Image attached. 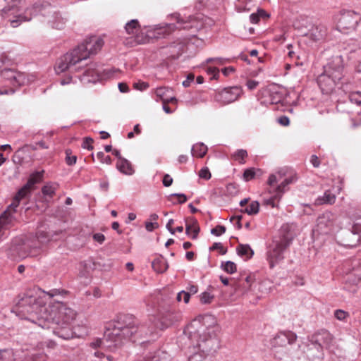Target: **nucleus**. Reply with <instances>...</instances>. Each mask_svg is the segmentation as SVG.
Returning a JSON list of instances; mask_svg holds the SVG:
<instances>
[{"mask_svg":"<svg viewBox=\"0 0 361 361\" xmlns=\"http://www.w3.org/2000/svg\"><path fill=\"white\" fill-rule=\"evenodd\" d=\"M226 232V227L224 226L218 225L215 228L211 230V233L216 235L220 236Z\"/></svg>","mask_w":361,"mask_h":361,"instance_id":"obj_44","label":"nucleus"},{"mask_svg":"<svg viewBox=\"0 0 361 361\" xmlns=\"http://www.w3.org/2000/svg\"><path fill=\"white\" fill-rule=\"evenodd\" d=\"M162 182H163V185L165 187H169L170 185H171V184L173 183V178L170 176V175L166 174V175H164V176L163 178Z\"/></svg>","mask_w":361,"mask_h":361,"instance_id":"obj_55","label":"nucleus"},{"mask_svg":"<svg viewBox=\"0 0 361 361\" xmlns=\"http://www.w3.org/2000/svg\"><path fill=\"white\" fill-rule=\"evenodd\" d=\"M241 92V89L237 86L227 87L219 92H215L214 99L221 105L228 104L238 100Z\"/></svg>","mask_w":361,"mask_h":361,"instance_id":"obj_16","label":"nucleus"},{"mask_svg":"<svg viewBox=\"0 0 361 361\" xmlns=\"http://www.w3.org/2000/svg\"><path fill=\"white\" fill-rule=\"evenodd\" d=\"M229 60L228 59L221 58V57H216V58H208L206 60V63H210V62H215L219 64H224L226 62L228 61Z\"/></svg>","mask_w":361,"mask_h":361,"instance_id":"obj_48","label":"nucleus"},{"mask_svg":"<svg viewBox=\"0 0 361 361\" xmlns=\"http://www.w3.org/2000/svg\"><path fill=\"white\" fill-rule=\"evenodd\" d=\"M348 99L350 103L355 104L357 105L361 104V92H351L348 95Z\"/></svg>","mask_w":361,"mask_h":361,"instance_id":"obj_39","label":"nucleus"},{"mask_svg":"<svg viewBox=\"0 0 361 361\" xmlns=\"http://www.w3.org/2000/svg\"><path fill=\"white\" fill-rule=\"evenodd\" d=\"M198 291V287L196 285L190 284L187 287V291L188 293H190V295L191 294H195Z\"/></svg>","mask_w":361,"mask_h":361,"instance_id":"obj_64","label":"nucleus"},{"mask_svg":"<svg viewBox=\"0 0 361 361\" xmlns=\"http://www.w3.org/2000/svg\"><path fill=\"white\" fill-rule=\"evenodd\" d=\"M334 316L338 320H343L347 316V312L341 310H336Z\"/></svg>","mask_w":361,"mask_h":361,"instance_id":"obj_52","label":"nucleus"},{"mask_svg":"<svg viewBox=\"0 0 361 361\" xmlns=\"http://www.w3.org/2000/svg\"><path fill=\"white\" fill-rule=\"evenodd\" d=\"M283 174L279 171L276 173L271 174L268 178V184L270 186V190L269 192L270 194L273 193L269 198L264 199V202L267 205H269L271 207H276L278 206V202L281 198V195H278V193L273 190L271 191L272 188L274 186L276 183L279 181L281 180Z\"/></svg>","mask_w":361,"mask_h":361,"instance_id":"obj_18","label":"nucleus"},{"mask_svg":"<svg viewBox=\"0 0 361 361\" xmlns=\"http://www.w3.org/2000/svg\"><path fill=\"white\" fill-rule=\"evenodd\" d=\"M347 217L345 215H338L331 211H326L319 215L316 225L312 230L314 237L333 234L343 227V221Z\"/></svg>","mask_w":361,"mask_h":361,"instance_id":"obj_7","label":"nucleus"},{"mask_svg":"<svg viewBox=\"0 0 361 361\" xmlns=\"http://www.w3.org/2000/svg\"><path fill=\"white\" fill-rule=\"evenodd\" d=\"M155 328L147 331L144 325L138 326L135 320L129 315L120 317L116 322L112 329H108L102 340L92 343L94 346H104L108 348H116L124 341L130 340L136 342L138 338H142L148 334L154 333Z\"/></svg>","mask_w":361,"mask_h":361,"instance_id":"obj_5","label":"nucleus"},{"mask_svg":"<svg viewBox=\"0 0 361 361\" xmlns=\"http://www.w3.org/2000/svg\"><path fill=\"white\" fill-rule=\"evenodd\" d=\"M92 238L94 241L99 243V244H102L105 240L104 235L100 233L93 234Z\"/></svg>","mask_w":361,"mask_h":361,"instance_id":"obj_53","label":"nucleus"},{"mask_svg":"<svg viewBox=\"0 0 361 361\" xmlns=\"http://www.w3.org/2000/svg\"><path fill=\"white\" fill-rule=\"evenodd\" d=\"M247 157V152L245 149H238L233 154V158L240 164L244 163V159Z\"/></svg>","mask_w":361,"mask_h":361,"instance_id":"obj_38","label":"nucleus"},{"mask_svg":"<svg viewBox=\"0 0 361 361\" xmlns=\"http://www.w3.org/2000/svg\"><path fill=\"white\" fill-rule=\"evenodd\" d=\"M171 20H176V23H162L154 26H148L141 28L137 19L127 22L124 26L126 32L129 35L130 41L128 44L130 47L135 44H146L151 39L165 37L176 29L190 30L195 27V20L192 16L184 19L178 13L169 16Z\"/></svg>","mask_w":361,"mask_h":361,"instance_id":"obj_3","label":"nucleus"},{"mask_svg":"<svg viewBox=\"0 0 361 361\" xmlns=\"http://www.w3.org/2000/svg\"><path fill=\"white\" fill-rule=\"evenodd\" d=\"M176 299L178 301H181L183 299L185 303H188L190 300V293L182 290L178 293Z\"/></svg>","mask_w":361,"mask_h":361,"instance_id":"obj_45","label":"nucleus"},{"mask_svg":"<svg viewBox=\"0 0 361 361\" xmlns=\"http://www.w3.org/2000/svg\"><path fill=\"white\" fill-rule=\"evenodd\" d=\"M6 5L1 10L4 18H8L13 27H18L22 22L30 21L32 17L39 12L44 17V22L52 28L61 30L65 27L68 20L66 16L62 14L49 4H34L21 13V7L24 0H4Z\"/></svg>","mask_w":361,"mask_h":361,"instance_id":"obj_2","label":"nucleus"},{"mask_svg":"<svg viewBox=\"0 0 361 361\" xmlns=\"http://www.w3.org/2000/svg\"><path fill=\"white\" fill-rule=\"evenodd\" d=\"M221 267L224 271L230 274L235 273L237 270L236 264L231 261L222 262Z\"/></svg>","mask_w":361,"mask_h":361,"instance_id":"obj_37","label":"nucleus"},{"mask_svg":"<svg viewBox=\"0 0 361 361\" xmlns=\"http://www.w3.org/2000/svg\"><path fill=\"white\" fill-rule=\"evenodd\" d=\"M310 162L314 168H318L320 165V161L317 155H312L310 158Z\"/></svg>","mask_w":361,"mask_h":361,"instance_id":"obj_60","label":"nucleus"},{"mask_svg":"<svg viewBox=\"0 0 361 361\" xmlns=\"http://www.w3.org/2000/svg\"><path fill=\"white\" fill-rule=\"evenodd\" d=\"M116 169L121 173L128 176L133 175L135 172L131 163L125 158L123 159H121V161H117Z\"/></svg>","mask_w":361,"mask_h":361,"instance_id":"obj_24","label":"nucleus"},{"mask_svg":"<svg viewBox=\"0 0 361 361\" xmlns=\"http://www.w3.org/2000/svg\"><path fill=\"white\" fill-rule=\"evenodd\" d=\"M297 338V336L292 331H283L279 333L274 338V343L279 345H286V344L293 343Z\"/></svg>","mask_w":361,"mask_h":361,"instance_id":"obj_21","label":"nucleus"},{"mask_svg":"<svg viewBox=\"0 0 361 361\" xmlns=\"http://www.w3.org/2000/svg\"><path fill=\"white\" fill-rule=\"evenodd\" d=\"M66 162L68 166H73L76 163L77 157L72 155L71 149L66 150Z\"/></svg>","mask_w":361,"mask_h":361,"instance_id":"obj_41","label":"nucleus"},{"mask_svg":"<svg viewBox=\"0 0 361 361\" xmlns=\"http://www.w3.org/2000/svg\"><path fill=\"white\" fill-rule=\"evenodd\" d=\"M310 341L312 345L319 351L322 355L321 351L323 348H329L333 341L332 335L326 330H321L313 334Z\"/></svg>","mask_w":361,"mask_h":361,"instance_id":"obj_17","label":"nucleus"},{"mask_svg":"<svg viewBox=\"0 0 361 361\" xmlns=\"http://www.w3.org/2000/svg\"><path fill=\"white\" fill-rule=\"evenodd\" d=\"M200 232V226H198L197 220L193 218L188 221L185 224V233L189 235L192 239H196Z\"/></svg>","mask_w":361,"mask_h":361,"instance_id":"obj_23","label":"nucleus"},{"mask_svg":"<svg viewBox=\"0 0 361 361\" xmlns=\"http://www.w3.org/2000/svg\"><path fill=\"white\" fill-rule=\"evenodd\" d=\"M166 353L164 351L157 350L153 355L150 354L145 358L144 361H166Z\"/></svg>","mask_w":361,"mask_h":361,"instance_id":"obj_32","label":"nucleus"},{"mask_svg":"<svg viewBox=\"0 0 361 361\" xmlns=\"http://www.w3.org/2000/svg\"><path fill=\"white\" fill-rule=\"evenodd\" d=\"M152 269L157 273H164L169 267L166 260L162 256H157L152 262Z\"/></svg>","mask_w":361,"mask_h":361,"instance_id":"obj_25","label":"nucleus"},{"mask_svg":"<svg viewBox=\"0 0 361 361\" xmlns=\"http://www.w3.org/2000/svg\"><path fill=\"white\" fill-rule=\"evenodd\" d=\"M346 284L356 286L361 282V255L356 256L347 262L344 266Z\"/></svg>","mask_w":361,"mask_h":361,"instance_id":"obj_12","label":"nucleus"},{"mask_svg":"<svg viewBox=\"0 0 361 361\" xmlns=\"http://www.w3.org/2000/svg\"><path fill=\"white\" fill-rule=\"evenodd\" d=\"M336 195L331 192L330 190H327L324 192L322 196H319L317 198L316 202L317 204H333L336 201Z\"/></svg>","mask_w":361,"mask_h":361,"instance_id":"obj_26","label":"nucleus"},{"mask_svg":"<svg viewBox=\"0 0 361 361\" xmlns=\"http://www.w3.org/2000/svg\"><path fill=\"white\" fill-rule=\"evenodd\" d=\"M283 100V94L277 91H269L268 102L271 104H277Z\"/></svg>","mask_w":361,"mask_h":361,"instance_id":"obj_34","label":"nucleus"},{"mask_svg":"<svg viewBox=\"0 0 361 361\" xmlns=\"http://www.w3.org/2000/svg\"><path fill=\"white\" fill-rule=\"evenodd\" d=\"M149 85L147 82H138L134 83V87L139 90H145L147 88H148Z\"/></svg>","mask_w":361,"mask_h":361,"instance_id":"obj_54","label":"nucleus"},{"mask_svg":"<svg viewBox=\"0 0 361 361\" xmlns=\"http://www.w3.org/2000/svg\"><path fill=\"white\" fill-rule=\"evenodd\" d=\"M210 250H219L221 255H224L226 252V250L224 249L222 243H214L213 245L210 247Z\"/></svg>","mask_w":361,"mask_h":361,"instance_id":"obj_51","label":"nucleus"},{"mask_svg":"<svg viewBox=\"0 0 361 361\" xmlns=\"http://www.w3.org/2000/svg\"><path fill=\"white\" fill-rule=\"evenodd\" d=\"M13 352L11 349L0 350V361H13Z\"/></svg>","mask_w":361,"mask_h":361,"instance_id":"obj_36","label":"nucleus"},{"mask_svg":"<svg viewBox=\"0 0 361 361\" xmlns=\"http://www.w3.org/2000/svg\"><path fill=\"white\" fill-rule=\"evenodd\" d=\"M238 255L245 259H250L254 255V251L247 244H240L236 248Z\"/></svg>","mask_w":361,"mask_h":361,"instance_id":"obj_27","label":"nucleus"},{"mask_svg":"<svg viewBox=\"0 0 361 361\" xmlns=\"http://www.w3.org/2000/svg\"><path fill=\"white\" fill-rule=\"evenodd\" d=\"M295 180V178L294 176L286 178L276 188H273V190L278 193V195L282 196L285 191L287 190L286 187L289 184L293 183Z\"/></svg>","mask_w":361,"mask_h":361,"instance_id":"obj_30","label":"nucleus"},{"mask_svg":"<svg viewBox=\"0 0 361 361\" xmlns=\"http://www.w3.org/2000/svg\"><path fill=\"white\" fill-rule=\"evenodd\" d=\"M15 90L13 87L7 88L5 87H2L0 88V95L2 94H8L14 93Z\"/></svg>","mask_w":361,"mask_h":361,"instance_id":"obj_62","label":"nucleus"},{"mask_svg":"<svg viewBox=\"0 0 361 361\" xmlns=\"http://www.w3.org/2000/svg\"><path fill=\"white\" fill-rule=\"evenodd\" d=\"M46 239L47 236L43 232H38L35 235H30L27 236L23 240L22 247H20V249L23 250V252L19 253V257H25L27 255H37Z\"/></svg>","mask_w":361,"mask_h":361,"instance_id":"obj_11","label":"nucleus"},{"mask_svg":"<svg viewBox=\"0 0 361 361\" xmlns=\"http://www.w3.org/2000/svg\"><path fill=\"white\" fill-rule=\"evenodd\" d=\"M93 140L91 137H85L82 142V147L84 149L91 150L93 149L92 146Z\"/></svg>","mask_w":361,"mask_h":361,"instance_id":"obj_50","label":"nucleus"},{"mask_svg":"<svg viewBox=\"0 0 361 361\" xmlns=\"http://www.w3.org/2000/svg\"><path fill=\"white\" fill-rule=\"evenodd\" d=\"M324 73L336 79L338 81L345 76V67L343 59L340 55L333 56L328 59L326 65L324 66Z\"/></svg>","mask_w":361,"mask_h":361,"instance_id":"obj_14","label":"nucleus"},{"mask_svg":"<svg viewBox=\"0 0 361 361\" xmlns=\"http://www.w3.org/2000/svg\"><path fill=\"white\" fill-rule=\"evenodd\" d=\"M97 157L102 164H106L109 165L112 164V160L110 156H105L103 152H97Z\"/></svg>","mask_w":361,"mask_h":361,"instance_id":"obj_42","label":"nucleus"},{"mask_svg":"<svg viewBox=\"0 0 361 361\" xmlns=\"http://www.w3.org/2000/svg\"><path fill=\"white\" fill-rule=\"evenodd\" d=\"M241 219L242 216H234L231 218L230 221L238 229H240L242 228Z\"/></svg>","mask_w":361,"mask_h":361,"instance_id":"obj_46","label":"nucleus"},{"mask_svg":"<svg viewBox=\"0 0 361 361\" xmlns=\"http://www.w3.org/2000/svg\"><path fill=\"white\" fill-rule=\"evenodd\" d=\"M199 176L205 180H209L211 178V173L208 168H202L199 172Z\"/></svg>","mask_w":361,"mask_h":361,"instance_id":"obj_49","label":"nucleus"},{"mask_svg":"<svg viewBox=\"0 0 361 361\" xmlns=\"http://www.w3.org/2000/svg\"><path fill=\"white\" fill-rule=\"evenodd\" d=\"M259 204L257 201H252L249 205H247L243 212L247 213L249 215H254L259 212Z\"/></svg>","mask_w":361,"mask_h":361,"instance_id":"obj_35","label":"nucleus"},{"mask_svg":"<svg viewBox=\"0 0 361 361\" xmlns=\"http://www.w3.org/2000/svg\"><path fill=\"white\" fill-rule=\"evenodd\" d=\"M207 152V147L202 142L197 143L192 147L191 154L193 157L202 158Z\"/></svg>","mask_w":361,"mask_h":361,"instance_id":"obj_29","label":"nucleus"},{"mask_svg":"<svg viewBox=\"0 0 361 361\" xmlns=\"http://www.w3.org/2000/svg\"><path fill=\"white\" fill-rule=\"evenodd\" d=\"M31 359L32 361H44L46 356L43 354H33Z\"/></svg>","mask_w":361,"mask_h":361,"instance_id":"obj_63","label":"nucleus"},{"mask_svg":"<svg viewBox=\"0 0 361 361\" xmlns=\"http://www.w3.org/2000/svg\"><path fill=\"white\" fill-rule=\"evenodd\" d=\"M104 45L102 39L97 37H91L85 39L71 51L61 56L57 62L55 71L57 73H62L68 69L71 71H78L80 67L77 68L76 65L90 56L96 54Z\"/></svg>","mask_w":361,"mask_h":361,"instance_id":"obj_6","label":"nucleus"},{"mask_svg":"<svg viewBox=\"0 0 361 361\" xmlns=\"http://www.w3.org/2000/svg\"><path fill=\"white\" fill-rule=\"evenodd\" d=\"M31 190L24 185L16 194L13 201L7 209L0 216V239L4 235V231L13 226L16 222V209L18 207L22 200L30 195Z\"/></svg>","mask_w":361,"mask_h":361,"instance_id":"obj_8","label":"nucleus"},{"mask_svg":"<svg viewBox=\"0 0 361 361\" xmlns=\"http://www.w3.org/2000/svg\"><path fill=\"white\" fill-rule=\"evenodd\" d=\"M101 73V68H97L96 64H91L85 68L82 75H78V78L83 84L95 83L102 78Z\"/></svg>","mask_w":361,"mask_h":361,"instance_id":"obj_19","label":"nucleus"},{"mask_svg":"<svg viewBox=\"0 0 361 361\" xmlns=\"http://www.w3.org/2000/svg\"><path fill=\"white\" fill-rule=\"evenodd\" d=\"M258 85L259 82L253 80H249L246 82V86L250 90L255 89Z\"/></svg>","mask_w":361,"mask_h":361,"instance_id":"obj_59","label":"nucleus"},{"mask_svg":"<svg viewBox=\"0 0 361 361\" xmlns=\"http://www.w3.org/2000/svg\"><path fill=\"white\" fill-rule=\"evenodd\" d=\"M361 235L355 234L349 231L343 233V238L339 240V243L345 247H355L360 242Z\"/></svg>","mask_w":361,"mask_h":361,"instance_id":"obj_22","label":"nucleus"},{"mask_svg":"<svg viewBox=\"0 0 361 361\" xmlns=\"http://www.w3.org/2000/svg\"><path fill=\"white\" fill-rule=\"evenodd\" d=\"M159 225L157 222H146L145 228L147 231H152L154 228H158Z\"/></svg>","mask_w":361,"mask_h":361,"instance_id":"obj_58","label":"nucleus"},{"mask_svg":"<svg viewBox=\"0 0 361 361\" xmlns=\"http://www.w3.org/2000/svg\"><path fill=\"white\" fill-rule=\"evenodd\" d=\"M350 220L352 221V226L351 229L348 231L361 235V216L350 217Z\"/></svg>","mask_w":361,"mask_h":361,"instance_id":"obj_31","label":"nucleus"},{"mask_svg":"<svg viewBox=\"0 0 361 361\" xmlns=\"http://www.w3.org/2000/svg\"><path fill=\"white\" fill-rule=\"evenodd\" d=\"M340 81L332 78V77L324 72L317 78L318 85L324 94L331 93L334 90L336 85Z\"/></svg>","mask_w":361,"mask_h":361,"instance_id":"obj_20","label":"nucleus"},{"mask_svg":"<svg viewBox=\"0 0 361 361\" xmlns=\"http://www.w3.org/2000/svg\"><path fill=\"white\" fill-rule=\"evenodd\" d=\"M255 174L256 172L255 169H247L243 173V178L246 181H249L255 178Z\"/></svg>","mask_w":361,"mask_h":361,"instance_id":"obj_43","label":"nucleus"},{"mask_svg":"<svg viewBox=\"0 0 361 361\" xmlns=\"http://www.w3.org/2000/svg\"><path fill=\"white\" fill-rule=\"evenodd\" d=\"M207 73L211 75V79H217L219 77V69L216 67H209L207 69Z\"/></svg>","mask_w":361,"mask_h":361,"instance_id":"obj_47","label":"nucleus"},{"mask_svg":"<svg viewBox=\"0 0 361 361\" xmlns=\"http://www.w3.org/2000/svg\"><path fill=\"white\" fill-rule=\"evenodd\" d=\"M1 78L13 87L29 84L33 79L25 73L18 72L13 69L4 68L1 71ZM33 78V76H31Z\"/></svg>","mask_w":361,"mask_h":361,"instance_id":"obj_15","label":"nucleus"},{"mask_svg":"<svg viewBox=\"0 0 361 361\" xmlns=\"http://www.w3.org/2000/svg\"><path fill=\"white\" fill-rule=\"evenodd\" d=\"M214 296L208 292H203L200 295V300L202 304H210Z\"/></svg>","mask_w":361,"mask_h":361,"instance_id":"obj_40","label":"nucleus"},{"mask_svg":"<svg viewBox=\"0 0 361 361\" xmlns=\"http://www.w3.org/2000/svg\"><path fill=\"white\" fill-rule=\"evenodd\" d=\"M171 197H177L178 198V202L183 204L187 201V197L184 194L182 193H174L171 195Z\"/></svg>","mask_w":361,"mask_h":361,"instance_id":"obj_56","label":"nucleus"},{"mask_svg":"<svg viewBox=\"0 0 361 361\" xmlns=\"http://www.w3.org/2000/svg\"><path fill=\"white\" fill-rule=\"evenodd\" d=\"M294 26L302 35L307 37L313 42H324L328 34V28L325 25L313 24L307 18H301Z\"/></svg>","mask_w":361,"mask_h":361,"instance_id":"obj_9","label":"nucleus"},{"mask_svg":"<svg viewBox=\"0 0 361 361\" xmlns=\"http://www.w3.org/2000/svg\"><path fill=\"white\" fill-rule=\"evenodd\" d=\"M58 290L46 293L38 289L29 290L18 295L13 312L18 317L38 324L42 329H54V333L63 339L72 338L71 326L75 319L76 312L61 302L47 305L46 295L52 298Z\"/></svg>","mask_w":361,"mask_h":361,"instance_id":"obj_1","label":"nucleus"},{"mask_svg":"<svg viewBox=\"0 0 361 361\" xmlns=\"http://www.w3.org/2000/svg\"><path fill=\"white\" fill-rule=\"evenodd\" d=\"M195 76L193 74H189L187 76V78L183 82V85L185 87H189L190 83L194 80Z\"/></svg>","mask_w":361,"mask_h":361,"instance_id":"obj_61","label":"nucleus"},{"mask_svg":"<svg viewBox=\"0 0 361 361\" xmlns=\"http://www.w3.org/2000/svg\"><path fill=\"white\" fill-rule=\"evenodd\" d=\"M360 20V13L353 11H342L339 13L337 27L344 32L355 30Z\"/></svg>","mask_w":361,"mask_h":361,"instance_id":"obj_13","label":"nucleus"},{"mask_svg":"<svg viewBox=\"0 0 361 361\" xmlns=\"http://www.w3.org/2000/svg\"><path fill=\"white\" fill-rule=\"evenodd\" d=\"M207 317H198L186 326L183 334L189 341V347L198 348L200 352L193 353L188 361H203L209 353L216 351L218 339L216 331L218 326L207 325Z\"/></svg>","mask_w":361,"mask_h":361,"instance_id":"obj_4","label":"nucleus"},{"mask_svg":"<svg viewBox=\"0 0 361 361\" xmlns=\"http://www.w3.org/2000/svg\"><path fill=\"white\" fill-rule=\"evenodd\" d=\"M290 242L291 240L286 235L273 240L267 251V260L270 268H273L276 264L283 259V252L289 247Z\"/></svg>","mask_w":361,"mask_h":361,"instance_id":"obj_10","label":"nucleus"},{"mask_svg":"<svg viewBox=\"0 0 361 361\" xmlns=\"http://www.w3.org/2000/svg\"><path fill=\"white\" fill-rule=\"evenodd\" d=\"M57 189V185L54 183H48L42 188V192L44 196L52 197Z\"/></svg>","mask_w":361,"mask_h":361,"instance_id":"obj_33","label":"nucleus"},{"mask_svg":"<svg viewBox=\"0 0 361 361\" xmlns=\"http://www.w3.org/2000/svg\"><path fill=\"white\" fill-rule=\"evenodd\" d=\"M278 122L283 126H288L290 123V120L288 116H282L279 118Z\"/></svg>","mask_w":361,"mask_h":361,"instance_id":"obj_57","label":"nucleus"},{"mask_svg":"<svg viewBox=\"0 0 361 361\" xmlns=\"http://www.w3.org/2000/svg\"><path fill=\"white\" fill-rule=\"evenodd\" d=\"M44 171H36L32 173L26 184H25L27 187L30 188L31 190L34 189V186L36 183H39L43 178Z\"/></svg>","mask_w":361,"mask_h":361,"instance_id":"obj_28","label":"nucleus"}]
</instances>
